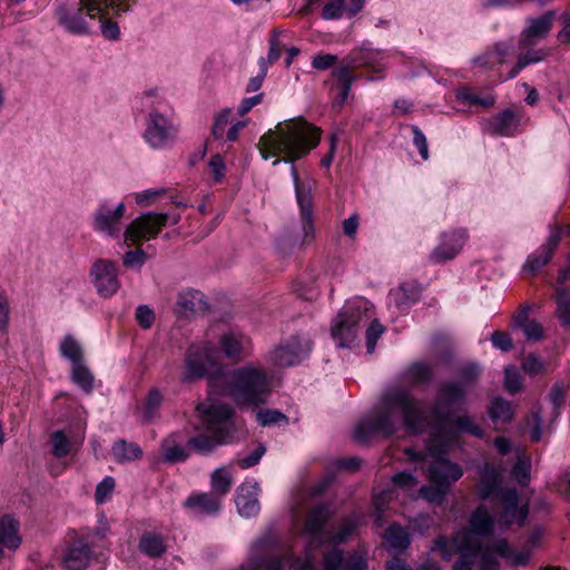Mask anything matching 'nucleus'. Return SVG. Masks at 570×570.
<instances>
[{
    "label": "nucleus",
    "instance_id": "55",
    "mask_svg": "<svg viewBox=\"0 0 570 570\" xmlns=\"http://www.w3.org/2000/svg\"><path fill=\"white\" fill-rule=\"evenodd\" d=\"M346 0H331L323 8V18L331 20L341 18L344 12H347Z\"/></svg>",
    "mask_w": 570,
    "mask_h": 570
},
{
    "label": "nucleus",
    "instance_id": "64",
    "mask_svg": "<svg viewBox=\"0 0 570 570\" xmlns=\"http://www.w3.org/2000/svg\"><path fill=\"white\" fill-rule=\"evenodd\" d=\"M146 261V253L138 248L136 250H129L124 255L122 263L126 267L142 266Z\"/></svg>",
    "mask_w": 570,
    "mask_h": 570
},
{
    "label": "nucleus",
    "instance_id": "53",
    "mask_svg": "<svg viewBox=\"0 0 570 570\" xmlns=\"http://www.w3.org/2000/svg\"><path fill=\"white\" fill-rule=\"evenodd\" d=\"M52 454L56 458H63L70 451V443L62 431H56L51 435Z\"/></svg>",
    "mask_w": 570,
    "mask_h": 570
},
{
    "label": "nucleus",
    "instance_id": "54",
    "mask_svg": "<svg viewBox=\"0 0 570 570\" xmlns=\"http://www.w3.org/2000/svg\"><path fill=\"white\" fill-rule=\"evenodd\" d=\"M504 387L511 394H515L522 390V379L514 366H508L504 370Z\"/></svg>",
    "mask_w": 570,
    "mask_h": 570
},
{
    "label": "nucleus",
    "instance_id": "19",
    "mask_svg": "<svg viewBox=\"0 0 570 570\" xmlns=\"http://www.w3.org/2000/svg\"><path fill=\"white\" fill-rule=\"evenodd\" d=\"M126 210L125 204L119 203L115 209H111L107 205H100L94 215V227L100 233H105L108 236H117L120 228V219Z\"/></svg>",
    "mask_w": 570,
    "mask_h": 570
},
{
    "label": "nucleus",
    "instance_id": "50",
    "mask_svg": "<svg viewBox=\"0 0 570 570\" xmlns=\"http://www.w3.org/2000/svg\"><path fill=\"white\" fill-rule=\"evenodd\" d=\"M456 97L462 102H466L472 106H482L485 108L493 106L495 102V99L493 96H487V97L482 98V97L478 96L476 94L471 92L468 89L459 90L456 94Z\"/></svg>",
    "mask_w": 570,
    "mask_h": 570
},
{
    "label": "nucleus",
    "instance_id": "6",
    "mask_svg": "<svg viewBox=\"0 0 570 570\" xmlns=\"http://www.w3.org/2000/svg\"><path fill=\"white\" fill-rule=\"evenodd\" d=\"M224 393L240 406H258L267 401L269 382L266 373L248 365L220 375Z\"/></svg>",
    "mask_w": 570,
    "mask_h": 570
},
{
    "label": "nucleus",
    "instance_id": "26",
    "mask_svg": "<svg viewBox=\"0 0 570 570\" xmlns=\"http://www.w3.org/2000/svg\"><path fill=\"white\" fill-rule=\"evenodd\" d=\"M421 288L415 283H404L390 292V301L394 303L397 309L404 312L411 307L419 298Z\"/></svg>",
    "mask_w": 570,
    "mask_h": 570
},
{
    "label": "nucleus",
    "instance_id": "16",
    "mask_svg": "<svg viewBox=\"0 0 570 570\" xmlns=\"http://www.w3.org/2000/svg\"><path fill=\"white\" fill-rule=\"evenodd\" d=\"M312 350V343L306 337L293 336L272 354V361L277 366H293L302 361Z\"/></svg>",
    "mask_w": 570,
    "mask_h": 570
},
{
    "label": "nucleus",
    "instance_id": "58",
    "mask_svg": "<svg viewBox=\"0 0 570 570\" xmlns=\"http://www.w3.org/2000/svg\"><path fill=\"white\" fill-rule=\"evenodd\" d=\"M383 332L384 327L377 321H373L368 328L366 330V348L370 354H372L375 351L376 342L379 337L383 334Z\"/></svg>",
    "mask_w": 570,
    "mask_h": 570
},
{
    "label": "nucleus",
    "instance_id": "21",
    "mask_svg": "<svg viewBox=\"0 0 570 570\" xmlns=\"http://www.w3.org/2000/svg\"><path fill=\"white\" fill-rule=\"evenodd\" d=\"M465 237L463 230H453L444 234L442 243L431 254V259L434 263H443L454 258L463 247Z\"/></svg>",
    "mask_w": 570,
    "mask_h": 570
},
{
    "label": "nucleus",
    "instance_id": "10",
    "mask_svg": "<svg viewBox=\"0 0 570 570\" xmlns=\"http://www.w3.org/2000/svg\"><path fill=\"white\" fill-rule=\"evenodd\" d=\"M180 217L178 215L169 216L164 213H147L135 218L126 228L124 237L126 242L140 244L142 240L155 238L161 228L170 220L176 225Z\"/></svg>",
    "mask_w": 570,
    "mask_h": 570
},
{
    "label": "nucleus",
    "instance_id": "60",
    "mask_svg": "<svg viewBox=\"0 0 570 570\" xmlns=\"http://www.w3.org/2000/svg\"><path fill=\"white\" fill-rule=\"evenodd\" d=\"M10 318V304L7 294L0 291V333H7Z\"/></svg>",
    "mask_w": 570,
    "mask_h": 570
},
{
    "label": "nucleus",
    "instance_id": "2",
    "mask_svg": "<svg viewBox=\"0 0 570 570\" xmlns=\"http://www.w3.org/2000/svg\"><path fill=\"white\" fill-rule=\"evenodd\" d=\"M401 423L412 434L423 433L430 425V415L423 402L403 386L386 389L380 404L362 417L355 426L354 436L367 443L375 435L391 436Z\"/></svg>",
    "mask_w": 570,
    "mask_h": 570
},
{
    "label": "nucleus",
    "instance_id": "37",
    "mask_svg": "<svg viewBox=\"0 0 570 570\" xmlns=\"http://www.w3.org/2000/svg\"><path fill=\"white\" fill-rule=\"evenodd\" d=\"M247 338L235 332L225 333L220 337V345L225 355L229 358H236L240 355Z\"/></svg>",
    "mask_w": 570,
    "mask_h": 570
},
{
    "label": "nucleus",
    "instance_id": "43",
    "mask_svg": "<svg viewBox=\"0 0 570 570\" xmlns=\"http://www.w3.org/2000/svg\"><path fill=\"white\" fill-rule=\"evenodd\" d=\"M60 353L73 365L82 362V348L79 342L71 335H66L60 344Z\"/></svg>",
    "mask_w": 570,
    "mask_h": 570
},
{
    "label": "nucleus",
    "instance_id": "59",
    "mask_svg": "<svg viewBox=\"0 0 570 570\" xmlns=\"http://www.w3.org/2000/svg\"><path fill=\"white\" fill-rule=\"evenodd\" d=\"M115 489V480L106 476L96 488L95 499L98 504L104 503Z\"/></svg>",
    "mask_w": 570,
    "mask_h": 570
},
{
    "label": "nucleus",
    "instance_id": "41",
    "mask_svg": "<svg viewBox=\"0 0 570 570\" xmlns=\"http://www.w3.org/2000/svg\"><path fill=\"white\" fill-rule=\"evenodd\" d=\"M111 12L115 14L114 10L111 8H106L102 11L101 16L97 17V20L95 22V27H98L104 38L108 40H117L120 35V30L118 27V23L107 18V14ZM116 16H118L116 13Z\"/></svg>",
    "mask_w": 570,
    "mask_h": 570
},
{
    "label": "nucleus",
    "instance_id": "11",
    "mask_svg": "<svg viewBox=\"0 0 570 570\" xmlns=\"http://www.w3.org/2000/svg\"><path fill=\"white\" fill-rule=\"evenodd\" d=\"M466 393L464 386L455 381H446L439 385L433 415L440 425L448 420L451 406L464 403Z\"/></svg>",
    "mask_w": 570,
    "mask_h": 570
},
{
    "label": "nucleus",
    "instance_id": "34",
    "mask_svg": "<svg viewBox=\"0 0 570 570\" xmlns=\"http://www.w3.org/2000/svg\"><path fill=\"white\" fill-rule=\"evenodd\" d=\"M111 453L115 461L118 463L139 460L142 456V450L137 443L127 442L122 439L114 443Z\"/></svg>",
    "mask_w": 570,
    "mask_h": 570
},
{
    "label": "nucleus",
    "instance_id": "24",
    "mask_svg": "<svg viewBox=\"0 0 570 570\" xmlns=\"http://www.w3.org/2000/svg\"><path fill=\"white\" fill-rule=\"evenodd\" d=\"M91 549L83 538H76L68 548L63 562L69 570H81L87 567Z\"/></svg>",
    "mask_w": 570,
    "mask_h": 570
},
{
    "label": "nucleus",
    "instance_id": "15",
    "mask_svg": "<svg viewBox=\"0 0 570 570\" xmlns=\"http://www.w3.org/2000/svg\"><path fill=\"white\" fill-rule=\"evenodd\" d=\"M333 515L334 510L328 503L317 504L308 511L304 524V532L309 535L312 544H325V537L328 533L325 527Z\"/></svg>",
    "mask_w": 570,
    "mask_h": 570
},
{
    "label": "nucleus",
    "instance_id": "42",
    "mask_svg": "<svg viewBox=\"0 0 570 570\" xmlns=\"http://www.w3.org/2000/svg\"><path fill=\"white\" fill-rule=\"evenodd\" d=\"M459 376V383L464 386V389L468 391L469 387H472L476 384L481 373L482 367L479 363L470 362L466 364L461 365L458 371Z\"/></svg>",
    "mask_w": 570,
    "mask_h": 570
},
{
    "label": "nucleus",
    "instance_id": "28",
    "mask_svg": "<svg viewBox=\"0 0 570 570\" xmlns=\"http://www.w3.org/2000/svg\"><path fill=\"white\" fill-rule=\"evenodd\" d=\"M358 522L354 515L342 519L337 527L328 529L325 537V544H340L346 542L357 530Z\"/></svg>",
    "mask_w": 570,
    "mask_h": 570
},
{
    "label": "nucleus",
    "instance_id": "30",
    "mask_svg": "<svg viewBox=\"0 0 570 570\" xmlns=\"http://www.w3.org/2000/svg\"><path fill=\"white\" fill-rule=\"evenodd\" d=\"M332 75L337 79L340 94L333 101L334 108H342L351 92L352 85L355 80L353 69L350 66H340L333 69Z\"/></svg>",
    "mask_w": 570,
    "mask_h": 570
},
{
    "label": "nucleus",
    "instance_id": "27",
    "mask_svg": "<svg viewBox=\"0 0 570 570\" xmlns=\"http://www.w3.org/2000/svg\"><path fill=\"white\" fill-rule=\"evenodd\" d=\"M163 459L168 463L183 462L189 456L188 450L183 446L179 433H171L161 442Z\"/></svg>",
    "mask_w": 570,
    "mask_h": 570
},
{
    "label": "nucleus",
    "instance_id": "35",
    "mask_svg": "<svg viewBox=\"0 0 570 570\" xmlns=\"http://www.w3.org/2000/svg\"><path fill=\"white\" fill-rule=\"evenodd\" d=\"M139 550L150 558H158L166 551L163 535L156 532H145L139 540Z\"/></svg>",
    "mask_w": 570,
    "mask_h": 570
},
{
    "label": "nucleus",
    "instance_id": "44",
    "mask_svg": "<svg viewBox=\"0 0 570 570\" xmlns=\"http://www.w3.org/2000/svg\"><path fill=\"white\" fill-rule=\"evenodd\" d=\"M450 489L446 483L431 482L430 485L421 487L420 493L428 501L440 504L444 501Z\"/></svg>",
    "mask_w": 570,
    "mask_h": 570
},
{
    "label": "nucleus",
    "instance_id": "9",
    "mask_svg": "<svg viewBox=\"0 0 570 570\" xmlns=\"http://www.w3.org/2000/svg\"><path fill=\"white\" fill-rule=\"evenodd\" d=\"M217 352L210 346H191L188 348L185 358V372L183 380L191 382L199 380L210 372L217 374L214 379L220 382V375L224 374L217 364Z\"/></svg>",
    "mask_w": 570,
    "mask_h": 570
},
{
    "label": "nucleus",
    "instance_id": "12",
    "mask_svg": "<svg viewBox=\"0 0 570 570\" xmlns=\"http://www.w3.org/2000/svg\"><path fill=\"white\" fill-rule=\"evenodd\" d=\"M175 136L176 128L168 117L156 110L149 112L144 138L151 148H164Z\"/></svg>",
    "mask_w": 570,
    "mask_h": 570
},
{
    "label": "nucleus",
    "instance_id": "25",
    "mask_svg": "<svg viewBox=\"0 0 570 570\" xmlns=\"http://www.w3.org/2000/svg\"><path fill=\"white\" fill-rule=\"evenodd\" d=\"M21 543L19 522L11 515L0 518V560L3 558L2 549L16 550Z\"/></svg>",
    "mask_w": 570,
    "mask_h": 570
},
{
    "label": "nucleus",
    "instance_id": "3",
    "mask_svg": "<svg viewBox=\"0 0 570 570\" xmlns=\"http://www.w3.org/2000/svg\"><path fill=\"white\" fill-rule=\"evenodd\" d=\"M494 521L484 509L479 508L471 517V529L459 531L453 541L459 559L453 564L454 570H472L479 564L480 570H499V563L493 548L484 547L479 535L492 532Z\"/></svg>",
    "mask_w": 570,
    "mask_h": 570
},
{
    "label": "nucleus",
    "instance_id": "22",
    "mask_svg": "<svg viewBox=\"0 0 570 570\" xmlns=\"http://www.w3.org/2000/svg\"><path fill=\"white\" fill-rule=\"evenodd\" d=\"M205 295L197 289H186L178 294L175 313L181 317H189L207 309Z\"/></svg>",
    "mask_w": 570,
    "mask_h": 570
},
{
    "label": "nucleus",
    "instance_id": "45",
    "mask_svg": "<svg viewBox=\"0 0 570 570\" xmlns=\"http://www.w3.org/2000/svg\"><path fill=\"white\" fill-rule=\"evenodd\" d=\"M556 314L564 327H570V294L564 288L557 291Z\"/></svg>",
    "mask_w": 570,
    "mask_h": 570
},
{
    "label": "nucleus",
    "instance_id": "31",
    "mask_svg": "<svg viewBox=\"0 0 570 570\" xmlns=\"http://www.w3.org/2000/svg\"><path fill=\"white\" fill-rule=\"evenodd\" d=\"M185 505L202 514H214L220 509V500L213 493H198L190 495Z\"/></svg>",
    "mask_w": 570,
    "mask_h": 570
},
{
    "label": "nucleus",
    "instance_id": "38",
    "mask_svg": "<svg viewBox=\"0 0 570 570\" xmlns=\"http://www.w3.org/2000/svg\"><path fill=\"white\" fill-rule=\"evenodd\" d=\"M232 484V474L225 466H220L212 473L210 485L217 498L227 494Z\"/></svg>",
    "mask_w": 570,
    "mask_h": 570
},
{
    "label": "nucleus",
    "instance_id": "32",
    "mask_svg": "<svg viewBox=\"0 0 570 570\" xmlns=\"http://www.w3.org/2000/svg\"><path fill=\"white\" fill-rule=\"evenodd\" d=\"M499 476L500 472L494 466L490 464L484 465L479 484V497L481 499H488L494 494L500 497Z\"/></svg>",
    "mask_w": 570,
    "mask_h": 570
},
{
    "label": "nucleus",
    "instance_id": "40",
    "mask_svg": "<svg viewBox=\"0 0 570 570\" xmlns=\"http://www.w3.org/2000/svg\"><path fill=\"white\" fill-rule=\"evenodd\" d=\"M493 553L499 554L512 561L513 564L524 566L530 560L529 551L514 552L504 540L498 541L493 547Z\"/></svg>",
    "mask_w": 570,
    "mask_h": 570
},
{
    "label": "nucleus",
    "instance_id": "46",
    "mask_svg": "<svg viewBox=\"0 0 570 570\" xmlns=\"http://www.w3.org/2000/svg\"><path fill=\"white\" fill-rule=\"evenodd\" d=\"M71 379L86 393H90L92 391L94 376L82 362L73 365Z\"/></svg>",
    "mask_w": 570,
    "mask_h": 570
},
{
    "label": "nucleus",
    "instance_id": "29",
    "mask_svg": "<svg viewBox=\"0 0 570 570\" xmlns=\"http://www.w3.org/2000/svg\"><path fill=\"white\" fill-rule=\"evenodd\" d=\"M519 125V119L512 109L494 116L489 122V130L494 135L512 136Z\"/></svg>",
    "mask_w": 570,
    "mask_h": 570
},
{
    "label": "nucleus",
    "instance_id": "13",
    "mask_svg": "<svg viewBox=\"0 0 570 570\" xmlns=\"http://www.w3.org/2000/svg\"><path fill=\"white\" fill-rule=\"evenodd\" d=\"M501 511L497 517V523L503 529L512 524L523 525L529 509L527 504L519 505V493L515 489L500 491Z\"/></svg>",
    "mask_w": 570,
    "mask_h": 570
},
{
    "label": "nucleus",
    "instance_id": "20",
    "mask_svg": "<svg viewBox=\"0 0 570 570\" xmlns=\"http://www.w3.org/2000/svg\"><path fill=\"white\" fill-rule=\"evenodd\" d=\"M561 236L562 227L556 226L540 250L528 257L524 269L530 271V273H535L541 267L546 266L551 261L553 252L559 246Z\"/></svg>",
    "mask_w": 570,
    "mask_h": 570
},
{
    "label": "nucleus",
    "instance_id": "51",
    "mask_svg": "<svg viewBox=\"0 0 570 570\" xmlns=\"http://www.w3.org/2000/svg\"><path fill=\"white\" fill-rule=\"evenodd\" d=\"M454 426L459 432H465L476 438H482V429L476 425L474 419L469 415H461L454 420Z\"/></svg>",
    "mask_w": 570,
    "mask_h": 570
},
{
    "label": "nucleus",
    "instance_id": "5",
    "mask_svg": "<svg viewBox=\"0 0 570 570\" xmlns=\"http://www.w3.org/2000/svg\"><path fill=\"white\" fill-rule=\"evenodd\" d=\"M137 0H77L61 4L56 10V17L68 32L73 35H88L94 31L98 16L106 8L121 14L131 9Z\"/></svg>",
    "mask_w": 570,
    "mask_h": 570
},
{
    "label": "nucleus",
    "instance_id": "17",
    "mask_svg": "<svg viewBox=\"0 0 570 570\" xmlns=\"http://www.w3.org/2000/svg\"><path fill=\"white\" fill-rule=\"evenodd\" d=\"M324 570H368L366 554L354 551L344 557L343 550L333 548L323 556Z\"/></svg>",
    "mask_w": 570,
    "mask_h": 570
},
{
    "label": "nucleus",
    "instance_id": "23",
    "mask_svg": "<svg viewBox=\"0 0 570 570\" xmlns=\"http://www.w3.org/2000/svg\"><path fill=\"white\" fill-rule=\"evenodd\" d=\"M257 483H243L237 488L236 505L238 512L246 518L256 515L259 512Z\"/></svg>",
    "mask_w": 570,
    "mask_h": 570
},
{
    "label": "nucleus",
    "instance_id": "49",
    "mask_svg": "<svg viewBox=\"0 0 570 570\" xmlns=\"http://www.w3.org/2000/svg\"><path fill=\"white\" fill-rule=\"evenodd\" d=\"M393 491L385 490L374 495L373 504L375 508V524L382 527L384 524V511L387 502L392 499Z\"/></svg>",
    "mask_w": 570,
    "mask_h": 570
},
{
    "label": "nucleus",
    "instance_id": "39",
    "mask_svg": "<svg viewBox=\"0 0 570 570\" xmlns=\"http://www.w3.org/2000/svg\"><path fill=\"white\" fill-rule=\"evenodd\" d=\"M489 415L494 423H508L513 416L512 405L502 397H495L491 403Z\"/></svg>",
    "mask_w": 570,
    "mask_h": 570
},
{
    "label": "nucleus",
    "instance_id": "63",
    "mask_svg": "<svg viewBox=\"0 0 570 570\" xmlns=\"http://www.w3.org/2000/svg\"><path fill=\"white\" fill-rule=\"evenodd\" d=\"M249 564L254 570H283L284 567L283 561L277 558L268 561L263 559H250Z\"/></svg>",
    "mask_w": 570,
    "mask_h": 570
},
{
    "label": "nucleus",
    "instance_id": "36",
    "mask_svg": "<svg viewBox=\"0 0 570 570\" xmlns=\"http://www.w3.org/2000/svg\"><path fill=\"white\" fill-rule=\"evenodd\" d=\"M384 539L390 544L391 549L395 551H404L411 544L409 531L397 524H391L385 531Z\"/></svg>",
    "mask_w": 570,
    "mask_h": 570
},
{
    "label": "nucleus",
    "instance_id": "56",
    "mask_svg": "<svg viewBox=\"0 0 570 570\" xmlns=\"http://www.w3.org/2000/svg\"><path fill=\"white\" fill-rule=\"evenodd\" d=\"M232 115L230 108L223 109L215 118V122L212 128V135L215 139H222L225 132V127L229 122V117Z\"/></svg>",
    "mask_w": 570,
    "mask_h": 570
},
{
    "label": "nucleus",
    "instance_id": "57",
    "mask_svg": "<svg viewBox=\"0 0 570 570\" xmlns=\"http://www.w3.org/2000/svg\"><path fill=\"white\" fill-rule=\"evenodd\" d=\"M281 33H282V31L278 29H274L272 31V35L269 38V50H268V55H267V61L269 65H273L281 58L282 50L284 48V46L281 43V41L278 39Z\"/></svg>",
    "mask_w": 570,
    "mask_h": 570
},
{
    "label": "nucleus",
    "instance_id": "8",
    "mask_svg": "<svg viewBox=\"0 0 570 570\" xmlns=\"http://www.w3.org/2000/svg\"><path fill=\"white\" fill-rule=\"evenodd\" d=\"M367 302L360 301L356 304L346 305L337 314L331 334L337 346L341 348L352 347L357 338L360 325L367 321Z\"/></svg>",
    "mask_w": 570,
    "mask_h": 570
},
{
    "label": "nucleus",
    "instance_id": "14",
    "mask_svg": "<svg viewBox=\"0 0 570 570\" xmlns=\"http://www.w3.org/2000/svg\"><path fill=\"white\" fill-rule=\"evenodd\" d=\"M554 19V10H549L540 17L528 18L527 26L519 36V50L531 48L539 41L546 39L552 30Z\"/></svg>",
    "mask_w": 570,
    "mask_h": 570
},
{
    "label": "nucleus",
    "instance_id": "1",
    "mask_svg": "<svg viewBox=\"0 0 570 570\" xmlns=\"http://www.w3.org/2000/svg\"><path fill=\"white\" fill-rule=\"evenodd\" d=\"M320 139V129L307 122L303 117H297L278 122L261 137L257 145L264 159L284 155L283 158H276L273 161L274 166L282 161L291 164V175L301 217L309 228H312L313 223L312 188L315 181L313 179L302 181L294 163L314 149Z\"/></svg>",
    "mask_w": 570,
    "mask_h": 570
},
{
    "label": "nucleus",
    "instance_id": "4",
    "mask_svg": "<svg viewBox=\"0 0 570 570\" xmlns=\"http://www.w3.org/2000/svg\"><path fill=\"white\" fill-rule=\"evenodd\" d=\"M202 422L207 433H199L187 440V445L195 452L206 455L218 446L233 443L235 423L233 409L219 402L200 403L197 405Z\"/></svg>",
    "mask_w": 570,
    "mask_h": 570
},
{
    "label": "nucleus",
    "instance_id": "47",
    "mask_svg": "<svg viewBox=\"0 0 570 570\" xmlns=\"http://www.w3.org/2000/svg\"><path fill=\"white\" fill-rule=\"evenodd\" d=\"M569 391V384L564 382H556L551 387L549 397L553 405L554 414L558 416L564 406L566 395Z\"/></svg>",
    "mask_w": 570,
    "mask_h": 570
},
{
    "label": "nucleus",
    "instance_id": "62",
    "mask_svg": "<svg viewBox=\"0 0 570 570\" xmlns=\"http://www.w3.org/2000/svg\"><path fill=\"white\" fill-rule=\"evenodd\" d=\"M265 452L266 446L264 444H259L250 454L243 459H239L237 463L242 469L252 468L261 461Z\"/></svg>",
    "mask_w": 570,
    "mask_h": 570
},
{
    "label": "nucleus",
    "instance_id": "7",
    "mask_svg": "<svg viewBox=\"0 0 570 570\" xmlns=\"http://www.w3.org/2000/svg\"><path fill=\"white\" fill-rule=\"evenodd\" d=\"M448 448V442L440 439L438 432H433L425 452L416 451L412 448L405 449V454L412 461H423L426 456L433 458L428 468V478L430 482L446 483L452 487L463 474L460 465L443 458Z\"/></svg>",
    "mask_w": 570,
    "mask_h": 570
},
{
    "label": "nucleus",
    "instance_id": "33",
    "mask_svg": "<svg viewBox=\"0 0 570 570\" xmlns=\"http://www.w3.org/2000/svg\"><path fill=\"white\" fill-rule=\"evenodd\" d=\"M402 379L411 385L429 383L433 380V368L428 363L415 362L402 373Z\"/></svg>",
    "mask_w": 570,
    "mask_h": 570
},
{
    "label": "nucleus",
    "instance_id": "61",
    "mask_svg": "<svg viewBox=\"0 0 570 570\" xmlns=\"http://www.w3.org/2000/svg\"><path fill=\"white\" fill-rule=\"evenodd\" d=\"M512 474L514 479L521 485H527L530 480V465L525 461L518 460L512 468Z\"/></svg>",
    "mask_w": 570,
    "mask_h": 570
},
{
    "label": "nucleus",
    "instance_id": "52",
    "mask_svg": "<svg viewBox=\"0 0 570 570\" xmlns=\"http://www.w3.org/2000/svg\"><path fill=\"white\" fill-rule=\"evenodd\" d=\"M547 51L544 49H532L527 48L524 50H520L517 61L519 62V67L525 68L531 63H537L542 61L547 57Z\"/></svg>",
    "mask_w": 570,
    "mask_h": 570
},
{
    "label": "nucleus",
    "instance_id": "18",
    "mask_svg": "<svg viewBox=\"0 0 570 570\" xmlns=\"http://www.w3.org/2000/svg\"><path fill=\"white\" fill-rule=\"evenodd\" d=\"M90 275L101 296L110 297L118 291L119 281L116 266L112 262L107 259L97 261L91 267Z\"/></svg>",
    "mask_w": 570,
    "mask_h": 570
},
{
    "label": "nucleus",
    "instance_id": "48",
    "mask_svg": "<svg viewBox=\"0 0 570 570\" xmlns=\"http://www.w3.org/2000/svg\"><path fill=\"white\" fill-rule=\"evenodd\" d=\"M257 421L263 426L287 423V416L278 410H259L256 414Z\"/></svg>",
    "mask_w": 570,
    "mask_h": 570
}]
</instances>
